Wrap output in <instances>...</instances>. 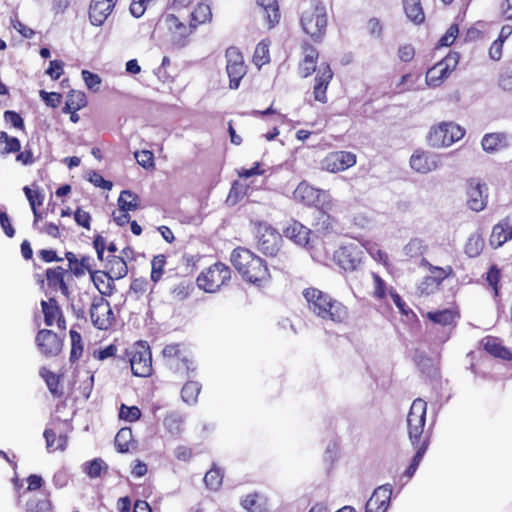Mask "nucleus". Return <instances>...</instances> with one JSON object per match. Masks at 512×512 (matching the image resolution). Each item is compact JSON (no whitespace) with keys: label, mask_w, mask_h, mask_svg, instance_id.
Masks as SVG:
<instances>
[{"label":"nucleus","mask_w":512,"mask_h":512,"mask_svg":"<svg viewBox=\"0 0 512 512\" xmlns=\"http://www.w3.org/2000/svg\"><path fill=\"white\" fill-rule=\"evenodd\" d=\"M302 294L308 309L318 318L335 324H342L348 319V308L329 293L315 287H308Z\"/></svg>","instance_id":"nucleus-1"},{"label":"nucleus","mask_w":512,"mask_h":512,"mask_svg":"<svg viewBox=\"0 0 512 512\" xmlns=\"http://www.w3.org/2000/svg\"><path fill=\"white\" fill-rule=\"evenodd\" d=\"M230 261L244 280L258 287L267 285L271 280L266 261L248 248L236 247L230 255Z\"/></svg>","instance_id":"nucleus-2"},{"label":"nucleus","mask_w":512,"mask_h":512,"mask_svg":"<svg viewBox=\"0 0 512 512\" xmlns=\"http://www.w3.org/2000/svg\"><path fill=\"white\" fill-rule=\"evenodd\" d=\"M328 12L321 0H309L308 6L300 15L299 24L311 42L320 44L324 41L328 28Z\"/></svg>","instance_id":"nucleus-3"},{"label":"nucleus","mask_w":512,"mask_h":512,"mask_svg":"<svg viewBox=\"0 0 512 512\" xmlns=\"http://www.w3.org/2000/svg\"><path fill=\"white\" fill-rule=\"evenodd\" d=\"M426 412L427 402L416 398L411 404L406 420L408 437L413 447L428 448L430 444L431 432L425 429Z\"/></svg>","instance_id":"nucleus-4"},{"label":"nucleus","mask_w":512,"mask_h":512,"mask_svg":"<svg viewBox=\"0 0 512 512\" xmlns=\"http://www.w3.org/2000/svg\"><path fill=\"white\" fill-rule=\"evenodd\" d=\"M121 361L122 368H130L136 377H149L152 375V353L149 345L144 341H138L127 347Z\"/></svg>","instance_id":"nucleus-5"},{"label":"nucleus","mask_w":512,"mask_h":512,"mask_svg":"<svg viewBox=\"0 0 512 512\" xmlns=\"http://www.w3.org/2000/svg\"><path fill=\"white\" fill-rule=\"evenodd\" d=\"M232 279L231 268L223 262L214 264L203 269L196 278V285L206 293H216L227 287Z\"/></svg>","instance_id":"nucleus-6"},{"label":"nucleus","mask_w":512,"mask_h":512,"mask_svg":"<svg viewBox=\"0 0 512 512\" xmlns=\"http://www.w3.org/2000/svg\"><path fill=\"white\" fill-rule=\"evenodd\" d=\"M18 499L26 500L27 512H50L51 504L42 490V482H14Z\"/></svg>","instance_id":"nucleus-7"},{"label":"nucleus","mask_w":512,"mask_h":512,"mask_svg":"<svg viewBox=\"0 0 512 512\" xmlns=\"http://www.w3.org/2000/svg\"><path fill=\"white\" fill-rule=\"evenodd\" d=\"M166 364L175 374L188 375L195 370L191 355L183 344L173 343L166 345L162 350Z\"/></svg>","instance_id":"nucleus-8"},{"label":"nucleus","mask_w":512,"mask_h":512,"mask_svg":"<svg viewBox=\"0 0 512 512\" xmlns=\"http://www.w3.org/2000/svg\"><path fill=\"white\" fill-rule=\"evenodd\" d=\"M365 258L362 245L359 243H345L340 245L333 253L334 263L344 272L358 270Z\"/></svg>","instance_id":"nucleus-9"},{"label":"nucleus","mask_w":512,"mask_h":512,"mask_svg":"<svg viewBox=\"0 0 512 512\" xmlns=\"http://www.w3.org/2000/svg\"><path fill=\"white\" fill-rule=\"evenodd\" d=\"M256 248L267 257H276L281 251L282 235L267 223L256 225Z\"/></svg>","instance_id":"nucleus-10"},{"label":"nucleus","mask_w":512,"mask_h":512,"mask_svg":"<svg viewBox=\"0 0 512 512\" xmlns=\"http://www.w3.org/2000/svg\"><path fill=\"white\" fill-rule=\"evenodd\" d=\"M465 129L454 122H441L433 126L429 132L428 140L433 147H449L461 140Z\"/></svg>","instance_id":"nucleus-11"},{"label":"nucleus","mask_w":512,"mask_h":512,"mask_svg":"<svg viewBox=\"0 0 512 512\" xmlns=\"http://www.w3.org/2000/svg\"><path fill=\"white\" fill-rule=\"evenodd\" d=\"M460 60L458 52L450 51L442 60L426 72V83L429 87H439L455 70Z\"/></svg>","instance_id":"nucleus-12"},{"label":"nucleus","mask_w":512,"mask_h":512,"mask_svg":"<svg viewBox=\"0 0 512 512\" xmlns=\"http://www.w3.org/2000/svg\"><path fill=\"white\" fill-rule=\"evenodd\" d=\"M226 72L229 77L230 89H237L242 78L247 73V65L245 64L243 54L236 47H229L225 52Z\"/></svg>","instance_id":"nucleus-13"},{"label":"nucleus","mask_w":512,"mask_h":512,"mask_svg":"<svg viewBox=\"0 0 512 512\" xmlns=\"http://www.w3.org/2000/svg\"><path fill=\"white\" fill-rule=\"evenodd\" d=\"M93 326L99 330H108L115 322V315L110 303L102 296H95L90 307Z\"/></svg>","instance_id":"nucleus-14"},{"label":"nucleus","mask_w":512,"mask_h":512,"mask_svg":"<svg viewBox=\"0 0 512 512\" xmlns=\"http://www.w3.org/2000/svg\"><path fill=\"white\" fill-rule=\"evenodd\" d=\"M63 341L64 337L49 329L40 330L35 338L40 353L46 358L58 356L63 350Z\"/></svg>","instance_id":"nucleus-15"},{"label":"nucleus","mask_w":512,"mask_h":512,"mask_svg":"<svg viewBox=\"0 0 512 512\" xmlns=\"http://www.w3.org/2000/svg\"><path fill=\"white\" fill-rule=\"evenodd\" d=\"M357 157L349 151H333L328 153L321 161L323 170L330 173L345 171L356 164Z\"/></svg>","instance_id":"nucleus-16"},{"label":"nucleus","mask_w":512,"mask_h":512,"mask_svg":"<svg viewBox=\"0 0 512 512\" xmlns=\"http://www.w3.org/2000/svg\"><path fill=\"white\" fill-rule=\"evenodd\" d=\"M488 188L479 179L471 178L466 184L467 206L475 212L485 209L488 202Z\"/></svg>","instance_id":"nucleus-17"},{"label":"nucleus","mask_w":512,"mask_h":512,"mask_svg":"<svg viewBox=\"0 0 512 512\" xmlns=\"http://www.w3.org/2000/svg\"><path fill=\"white\" fill-rule=\"evenodd\" d=\"M68 275V270L61 266L51 267L46 269L45 278L38 275V282L41 287H44V283L46 281V285L49 290L54 292L60 291L62 295L69 297L70 290L65 280Z\"/></svg>","instance_id":"nucleus-18"},{"label":"nucleus","mask_w":512,"mask_h":512,"mask_svg":"<svg viewBox=\"0 0 512 512\" xmlns=\"http://www.w3.org/2000/svg\"><path fill=\"white\" fill-rule=\"evenodd\" d=\"M333 71L329 63L323 62L320 64L316 76L314 78L313 96L314 100L322 104L327 103V89L333 79Z\"/></svg>","instance_id":"nucleus-19"},{"label":"nucleus","mask_w":512,"mask_h":512,"mask_svg":"<svg viewBox=\"0 0 512 512\" xmlns=\"http://www.w3.org/2000/svg\"><path fill=\"white\" fill-rule=\"evenodd\" d=\"M302 58L298 64V73L302 78L311 76L314 72L317 73V62L319 59L318 50L308 41H303L301 44Z\"/></svg>","instance_id":"nucleus-20"},{"label":"nucleus","mask_w":512,"mask_h":512,"mask_svg":"<svg viewBox=\"0 0 512 512\" xmlns=\"http://www.w3.org/2000/svg\"><path fill=\"white\" fill-rule=\"evenodd\" d=\"M41 309L46 326H53L56 324L59 330H66V319L58 301L54 297H50L48 300H42Z\"/></svg>","instance_id":"nucleus-21"},{"label":"nucleus","mask_w":512,"mask_h":512,"mask_svg":"<svg viewBox=\"0 0 512 512\" xmlns=\"http://www.w3.org/2000/svg\"><path fill=\"white\" fill-rule=\"evenodd\" d=\"M440 157L439 155L418 149L410 157L411 168L421 174H427L439 166Z\"/></svg>","instance_id":"nucleus-22"},{"label":"nucleus","mask_w":512,"mask_h":512,"mask_svg":"<svg viewBox=\"0 0 512 512\" xmlns=\"http://www.w3.org/2000/svg\"><path fill=\"white\" fill-rule=\"evenodd\" d=\"M392 495L393 488L389 482L379 486L367 501L365 512H386Z\"/></svg>","instance_id":"nucleus-23"},{"label":"nucleus","mask_w":512,"mask_h":512,"mask_svg":"<svg viewBox=\"0 0 512 512\" xmlns=\"http://www.w3.org/2000/svg\"><path fill=\"white\" fill-rule=\"evenodd\" d=\"M510 240H512V213L492 227L489 244L493 249H498Z\"/></svg>","instance_id":"nucleus-24"},{"label":"nucleus","mask_w":512,"mask_h":512,"mask_svg":"<svg viewBox=\"0 0 512 512\" xmlns=\"http://www.w3.org/2000/svg\"><path fill=\"white\" fill-rule=\"evenodd\" d=\"M425 317L434 324H438L442 327L455 328L461 317L460 309L458 306H452L450 308L429 311Z\"/></svg>","instance_id":"nucleus-25"},{"label":"nucleus","mask_w":512,"mask_h":512,"mask_svg":"<svg viewBox=\"0 0 512 512\" xmlns=\"http://www.w3.org/2000/svg\"><path fill=\"white\" fill-rule=\"evenodd\" d=\"M483 350L494 358L504 361H512L511 350L503 344V341L492 335L483 337L480 341Z\"/></svg>","instance_id":"nucleus-26"},{"label":"nucleus","mask_w":512,"mask_h":512,"mask_svg":"<svg viewBox=\"0 0 512 512\" xmlns=\"http://www.w3.org/2000/svg\"><path fill=\"white\" fill-rule=\"evenodd\" d=\"M284 236L295 244L310 248L311 230L296 220H292L283 230Z\"/></svg>","instance_id":"nucleus-27"},{"label":"nucleus","mask_w":512,"mask_h":512,"mask_svg":"<svg viewBox=\"0 0 512 512\" xmlns=\"http://www.w3.org/2000/svg\"><path fill=\"white\" fill-rule=\"evenodd\" d=\"M61 420L59 417L53 418L51 425L53 428H47L44 431V438L46 440L47 448L50 451H64L68 445V435L66 432H60L57 435V426L60 424Z\"/></svg>","instance_id":"nucleus-28"},{"label":"nucleus","mask_w":512,"mask_h":512,"mask_svg":"<svg viewBox=\"0 0 512 512\" xmlns=\"http://www.w3.org/2000/svg\"><path fill=\"white\" fill-rule=\"evenodd\" d=\"M163 23L166 29L172 34V36L178 40H186L191 34L195 32L194 28L191 27V23L185 24L175 14H167L163 17Z\"/></svg>","instance_id":"nucleus-29"},{"label":"nucleus","mask_w":512,"mask_h":512,"mask_svg":"<svg viewBox=\"0 0 512 512\" xmlns=\"http://www.w3.org/2000/svg\"><path fill=\"white\" fill-rule=\"evenodd\" d=\"M65 258L68 261L69 270L76 276L82 277L86 273L91 275V272L94 271V259L88 255H82L78 257L73 252H66Z\"/></svg>","instance_id":"nucleus-30"},{"label":"nucleus","mask_w":512,"mask_h":512,"mask_svg":"<svg viewBox=\"0 0 512 512\" xmlns=\"http://www.w3.org/2000/svg\"><path fill=\"white\" fill-rule=\"evenodd\" d=\"M114 7L115 6H113V4L92 0L89 7V18L91 23L95 26H101L112 13Z\"/></svg>","instance_id":"nucleus-31"},{"label":"nucleus","mask_w":512,"mask_h":512,"mask_svg":"<svg viewBox=\"0 0 512 512\" xmlns=\"http://www.w3.org/2000/svg\"><path fill=\"white\" fill-rule=\"evenodd\" d=\"M91 280L93 281L96 289L101 294L100 296H110L115 290L114 279L107 271L94 270L91 272Z\"/></svg>","instance_id":"nucleus-32"},{"label":"nucleus","mask_w":512,"mask_h":512,"mask_svg":"<svg viewBox=\"0 0 512 512\" xmlns=\"http://www.w3.org/2000/svg\"><path fill=\"white\" fill-rule=\"evenodd\" d=\"M294 199L303 205L311 206L319 199V190L308 184L300 182L293 192Z\"/></svg>","instance_id":"nucleus-33"},{"label":"nucleus","mask_w":512,"mask_h":512,"mask_svg":"<svg viewBox=\"0 0 512 512\" xmlns=\"http://www.w3.org/2000/svg\"><path fill=\"white\" fill-rule=\"evenodd\" d=\"M481 145L484 151L493 153L509 146L508 136L502 132L487 133L483 136Z\"/></svg>","instance_id":"nucleus-34"},{"label":"nucleus","mask_w":512,"mask_h":512,"mask_svg":"<svg viewBox=\"0 0 512 512\" xmlns=\"http://www.w3.org/2000/svg\"><path fill=\"white\" fill-rule=\"evenodd\" d=\"M212 10L208 3L199 2L190 13L191 27L196 30L200 25L211 22Z\"/></svg>","instance_id":"nucleus-35"},{"label":"nucleus","mask_w":512,"mask_h":512,"mask_svg":"<svg viewBox=\"0 0 512 512\" xmlns=\"http://www.w3.org/2000/svg\"><path fill=\"white\" fill-rule=\"evenodd\" d=\"M403 10L407 18L415 25H421L425 21V13L421 0H402Z\"/></svg>","instance_id":"nucleus-36"},{"label":"nucleus","mask_w":512,"mask_h":512,"mask_svg":"<svg viewBox=\"0 0 512 512\" xmlns=\"http://www.w3.org/2000/svg\"><path fill=\"white\" fill-rule=\"evenodd\" d=\"M241 505L249 512H265L268 509V500L260 493H251L241 500Z\"/></svg>","instance_id":"nucleus-37"},{"label":"nucleus","mask_w":512,"mask_h":512,"mask_svg":"<svg viewBox=\"0 0 512 512\" xmlns=\"http://www.w3.org/2000/svg\"><path fill=\"white\" fill-rule=\"evenodd\" d=\"M105 267L114 280L124 278L128 274V266L123 256H111Z\"/></svg>","instance_id":"nucleus-38"},{"label":"nucleus","mask_w":512,"mask_h":512,"mask_svg":"<svg viewBox=\"0 0 512 512\" xmlns=\"http://www.w3.org/2000/svg\"><path fill=\"white\" fill-rule=\"evenodd\" d=\"M117 205L123 211H135L140 207L141 199L135 192L123 190L117 199Z\"/></svg>","instance_id":"nucleus-39"},{"label":"nucleus","mask_w":512,"mask_h":512,"mask_svg":"<svg viewBox=\"0 0 512 512\" xmlns=\"http://www.w3.org/2000/svg\"><path fill=\"white\" fill-rule=\"evenodd\" d=\"M114 445L118 452L127 453L134 446L132 429L129 427L121 428L114 439Z\"/></svg>","instance_id":"nucleus-40"},{"label":"nucleus","mask_w":512,"mask_h":512,"mask_svg":"<svg viewBox=\"0 0 512 512\" xmlns=\"http://www.w3.org/2000/svg\"><path fill=\"white\" fill-rule=\"evenodd\" d=\"M92 356L95 360L105 361L110 359L112 363H116L118 365L121 364L119 358H122L123 354H118V346L115 343H111L105 347H100L95 349L92 353Z\"/></svg>","instance_id":"nucleus-41"},{"label":"nucleus","mask_w":512,"mask_h":512,"mask_svg":"<svg viewBox=\"0 0 512 512\" xmlns=\"http://www.w3.org/2000/svg\"><path fill=\"white\" fill-rule=\"evenodd\" d=\"M201 388V384L198 381H186L181 389L182 400L189 405L195 404L198 400Z\"/></svg>","instance_id":"nucleus-42"},{"label":"nucleus","mask_w":512,"mask_h":512,"mask_svg":"<svg viewBox=\"0 0 512 512\" xmlns=\"http://www.w3.org/2000/svg\"><path fill=\"white\" fill-rule=\"evenodd\" d=\"M40 375L45 380L49 391L57 398H61L63 396V389L60 384V378L54 372L49 369L43 367L40 370Z\"/></svg>","instance_id":"nucleus-43"},{"label":"nucleus","mask_w":512,"mask_h":512,"mask_svg":"<svg viewBox=\"0 0 512 512\" xmlns=\"http://www.w3.org/2000/svg\"><path fill=\"white\" fill-rule=\"evenodd\" d=\"M269 47L270 40L268 39L261 40L257 44L254 50L252 61L258 68H261L263 65L270 62Z\"/></svg>","instance_id":"nucleus-44"},{"label":"nucleus","mask_w":512,"mask_h":512,"mask_svg":"<svg viewBox=\"0 0 512 512\" xmlns=\"http://www.w3.org/2000/svg\"><path fill=\"white\" fill-rule=\"evenodd\" d=\"M87 105V98L84 92L79 90H71L65 101L63 110H80Z\"/></svg>","instance_id":"nucleus-45"},{"label":"nucleus","mask_w":512,"mask_h":512,"mask_svg":"<svg viewBox=\"0 0 512 512\" xmlns=\"http://www.w3.org/2000/svg\"><path fill=\"white\" fill-rule=\"evenodd\" d=\"M451 274H453L451 266H446L445 268L434 266L431 270V275L425 277V283H432L434 288H439L440 284Z\"/></svg>","instance_id":"nucleus-46"},{"label":"nucleus","mask_w":512,"mask_h":512,"mask_svg":"<svg viewBox=\"0 0 512 512\" xmlns=\"http://www.w3.org/2000/svg\"><path fill=\"white\" fill-rule=\"evenodd\" d=\"M108 469L107 464L101 458H95L83 464V471L90 478H99Z\"/></svg>","instance_id":"nucleus-47"},{"label":"nucleus","mask_w":512,"mask_h":512,"mask_svg":"<svg viewBox=\"0 0 512 512\" xmlns=\"http://www.w3.org/2000/svg\"><path fill=\"white\" fill-rule=\"evenodd\" d=\"M419 79V75L414 73H406L400 77V79L395 83L394 92L397 94H402L407 91H411L415 88L416 83Z\"/></svg>","instance_id":"nucleus-48"},{"label":"nucleus","mask_w":512,"mask_h":512,"mask_svg":"<svg viewBox=\"0 0 512 512\" xmlns=\"http://www.w3.org/2000/svg\"><path fill=\"white\" fill-rule=\"evenodd\" d=\"M371 277L373 280V298H375L378 301L385 300L387 298V294L389 293V289L387 287L386 282L379 274L375 272L371 273Z\"/></svg>","instance_id":"nucleus-49"},{"label":"nucleus","mask_w":512,"mask_h":512,"mask_svg":"<svg viewBox=\"0 0 512 512\" xmlns=\"http://www.w3.org/2000/svg\"><path fill=\"white\" fill-rule=\"evenodd\" d=\"M69 334L71 338L70 361L75 362L79 360L83 354L84 348L82 343V336L78 331L74 329H71Z\"/></svg>","instance_id":"nucleus-50"},{"label":"nucleus","mask_w":512,"mask_h":512,"mask_svg":"<svg viewBox=\"0 0 512 512\" xmlns=\"http://www.w3.org/2000/svg\"><path fill=\"white\" fill-rule=\"evenodd\" d=\"M427 250L424 241L419 238L411 239L404 247V253L410 258L422 256Z\"/></svg>","instance_id":"nucleus-51"},{"label":"nucleus","mask_w":512,"mask_h":512,"mask_svg":"<svg viewBox=\"0 0 512 512\" xmlns=\"http://www.w3.org/2000/svg\"><path fill=\"white\" fill-rule=\"evenodd\" d=\"M166 265V256L164 254H158L153 257L151 261V281L154 283H157L163 273H164V267Z\"/></svg>","instance_id":"nucleus-52"},{"label":"nucleus","mask_w":512,"mask_h":512,"mask_svg":"<svg viewBox=\"0 0 512 512\" xmlns=\"http://www.w3.org/2000/svg\"><path fill=\"white\" fill-rule=\"evenodd\" d=\"M484 248V240L480 235H472L469 237L465 245V253L471 257H477L481 254Z\"/></svg>","instance_id":"nucleus-53"},{"label":"nucleus","mask_w":512,"mask_h":512,"mask_svg":"<svg viewBox=\"0 0 512 512\" xmlns=\"http://www.w3.org/2000/svg\"><path fill=\"white\" fill-rule=\"evenodd\" d=\"M248 190V185L243 184L238 180H235L230 188L227 200L230 201L232 204H236L241 199H243L244 196L247 195Z\"/></svg>","instance_id":"nucleus-54"},{"label":"nucleus","mask_w":512,"mask_h":512,"mask_svg":"<svg viewBox=\"0 0 512 512\" xmlns=\"http://www.w3.org/2000/svg\"><path fill=\"white\" fill-rule=\"evenodd\" d=\"M142 412L137 406H127L121 404L119 408V418L126 422H136L141 418Z\"/></svg>","instance_id":"nucleus-55"},{"label":"nucleus","mask_w":512,"mask_h":512,"mask_svg":"<svg viewBox=\"0 0 512 512\" xmlns=\"http://www.w3.org/2000/svg\"><path fill=\"white\" fill-rule=\"evenodd\" d=\"M416 450V453L408 466V468L403 472V476L406 478H411L414 476L424 454L426 453L428 448L424 447H413Z\"/></svg>","instance_id":"nucleus-56"},{"label":"nucleus","mask_w":512,"mask_h":512,"mask_svg":"<svg viewBox=\"0 0 512 512\" xmlns=\"http://www.w3.org/2000/svg\"><path fill=\"white\" fill-rule=\"evenodd\" d=\"M25 196L31 206L32 211H35L36 208L42 206L44 201V196L38 190H32L28 186L23 188Z\"/></svg>","instance_id":"nucleus-57"},{"label":"nucleus","mask_w":512,"mask_h":512,"mask_svg":"<svg viewBox=\"0 0 512 512\" xmlns=\"http://www.w3.org/2000/svg\"><path fill=\"white\" fill-rule=\"evenodd\" d=\"M500 278H501V272L498 269V267L496 265L490 266V268L487 272L486 281L488 282L489 286L492 288V290L494 292V296L499 295L498 283L500 281Z\"/></svg>","instance_id":"nucleus-58"},{"label":"nucleus","mask_w":512,"mask_h":512,"mask_svg":"<svg viewBox=\"0 0 512 512\" xmlns=\"http://www.w3.org/2000/svg\"><path fill=\"white\" fill-rule=\"evenodd\" d=\"M137 163L145 169L154 168V154L149 150L137 151L134 154Z\"/></svg>","instance_id":"nucleus-59"},{"label":"nucleus","mask_w":512,"mask_h":512,"mask_svg":"<svg viewBox=\"0 0 512 512\" xmlns=\"http://www.w3.org/2000/svg\"><path fill=\"white\" fill-rule=\"evenodd\" d=\"M459 33V28L457 24H452L449 26L445 34L439 39V46L449 47L456 40Z\"/></svg>","instance_id":"nucleus-60"},{"label":"nucleus","mask_w":512,"mask_h":512,"mask_svg":"<svg viewBox=\"0 0 512 512\" xmlns=\"http://www.w3.org/2000/svg\"><path fill=\"white\" fill-rule=\"evenodd\" d=\"M39 96L47 106L52 108H57L62 103V95L57 92H47L45 90H40Z\"/></svg>","instance_id":"nucleus-61"},{"label":"nucleus","mask_w":512,"mask_h":512,"mask_svg":"<svg viewBox=\"0 0 512 512\" xmlns=\"http://www.w3.org/2000/svg\"><path fill=\"white\" fill-rule=\"evenodd\" d=\"M4 119L6 122L10 123L13 127L17 128V129L23 130L25 128L23 118L20 116L19 113L15 112V111H12V110L5 111Z\"/></svg>","instance_id":"nucleus-62"},{"label":"nucleus","mask_w":512,"mask_h":512,"mask_svg":"<svg viewBox=\"0 0 512 512\" xmlns=\"http://www.w3.org/2000/svg\"><path fill=\"white\" fill-rule=\"evenodd\" d=\"M64 71V63L61 60H52L49 63V67L46 70V74H48L53 80H58Z\"/></svg>","instance_id":"nucleus-63"},{"label":"nucleus","mask_w":512,"mask_h":512,"mask_svg":"<svg viewBox=\"0 0 512 512\" xmlns=\"http://www.w3.org/2000/svg\"><path fill=\"white\" fill-rule=\"evenodd\" d=\"M498 83L503 90L512 92V69L505 68L502 70L499 75Z\"/></svg>","instance_id":"nucleus-64"}]
</instances>
